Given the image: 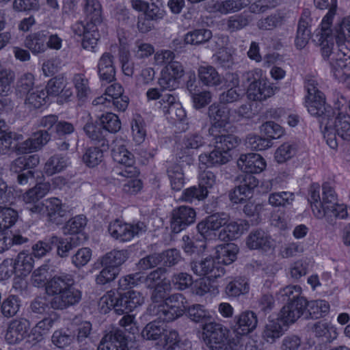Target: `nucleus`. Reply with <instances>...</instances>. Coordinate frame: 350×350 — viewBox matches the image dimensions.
<instances>
[{"label": "nucleus", "mask_w": 350, "mask_h": 350, "mask_svg": "<svg viewBox=\"0 0 350 350\" xmlns=\"http://www.w3.org/2000/svg\"><path fill=\"white\" fill-rule=\"evenodd\" d=\"M128 258L127 250H113L107 253L101 258L103 266H109L111 268H117L122 265Z\"/></svg>", "instance_id": "obj_42"}, {"label": "nucleus", "mask_w": 350, "mask_h": 350, "mask_svg": "<svg viewBox=\"0 0 350 350\" xmlns=\"http://www.w3.org/2000/svg\"><path fill=\"white\" fill-rule=\"evenodd\" d=\"M47 98V92L44 89L36 88L26 95L25 104L29 109H38L46 103Z\"/></svg>", "instance_id": "obj_48"}, {"label": "nucleus", "mask_w": 350, "mask_h": 350, "mask_svg": "<svg viewBox=\"0 0 350 350\" xmlns=\"http://www.w3.org/2000/svg\"><path fill=\"white\" fill-rule=\"evenodd\" d=\"M68 158L62 154H55L46 162L44 167V173L52 176L64 170L68 165Z\"/></svg>", "instance_id": "obj_36"}, {"label": "nucleus", "mask_w": 350, "mask_h": 350, "mask_svg": "<svg viewBox=\"0 0 350 350\" xmlns=\"http://www.w3.org/2000/svg\"><path fill=\"white\" fill-rule=\"evenodd\" d=\"M277 299L286 304L279 314L269 317V323L264 329V339L270 343L282 335V326L295 323L304 314L307 304L306 299L301 296V288L299 285H288L283 288L277 294Z\"/></svg>", "instance_id": "obj_1"}, {"label": "nucleus", "mask_w": 350, "mask_h": 350, "mask_svg": "<svg viewBox=\"0 0 350 350\" xmlns=\"http://www.w3.org/2000/svg\"><path fill=\"white\" fill-rule=\"evenodd\" d=\"M212 37V32L206 29H198L188 32L185 36L186 44L198 45L208 41Z\"/></svg>", "instance_id": "obj_54"}, {"label": "nucleus", "mask_w": 350, "mask_h": 350, "mask_svg": "<svg viewBox=\"0 0 350 350\" xmlns=\"http://www.w3.org/2000/svg\"><path fill=\"white\" fill-rule=\"evenodd\" d=\"M101 300L106 304L108 308H112L116 314H124L141 306L144 301V298L139 292L129 291L117 297L114 295L104 296Z\"/></svg>", "instance_id": "obj_5"}, {"label": "nucleus", "mask_w": 350, "mask_h": 350, "mask_svg": "<svg viewBox=\"0 0 350 350\" xmlns=\"http://www.w3.org/2000/svg\"><path fill=\"white\" fill-rule=\"evenodd\" d=\"M249 291L247 282L242 278L235 279L228 282L226 287V293L228 296L237 297L247 293Z\"/></svg>", "instance_id": "obj_60"}, {"label": "nucleus", "mask_w": 350, "mask_h": 350, "mask_svg": "<svg viewBox=\"0 0 350 350\" xmlns=\"http://www.w3.org/2000/svg\"><path fill=\"white\" fill-rule=\"evenodd\" d=\"M84 10L86 14L87 23L85 26L78 27L79 36L83 34L82 46L85 49L92 51L97 44L99 33L97 25L100 24L101 7L97 0H85Z\"/></svg>", "instance_id": "obj_3"}, {"label": "nucleus", "mask_w": 350, "mask_h": 350, "mask_svg": "<svg viewBox=\"0 0 350 350\" xmlns=\"http://www.w3.org/2000/svg\"><path fill=\"white\" fill-rule=\"evenodd\" d=\"M248 224L245 220L231 221L225 225L218 234V239L222 241H229L239 237L247 230Z\"/></svg>", "instance_id": "obj_32"}, {"label": "nucleus", "mask_w": 350, "mask_h": 350, "mask_svg": "<svg viewBox=\"0 0 350 350\" xmlns=\"http://www.w3.org/2000/svg\"><path fill=\"white\" fill-rule=\"evenodd\" d=\"M128 340L122 330L107 334L100 342L98 350H128Z\"/></svg>", "instance_id": "obj_25"}, {"label": "nucleus", "mask_w": 350, "mask_h": 350, "mask_svg": "<svg viewBox=\"0 0 350 350\" xmlns=\"http://www.w3.org/2000/svg\"><path fill=\"white\" fill-rule=\"evenodd\" d=\"M75 283L74 276L72 274L62 272L49 279L46 292L54 297L72 285H75Z\"/></svg>", "instance_id": "obj_26"}, {"label": "nucleus", "mask_w": 350, "mask_h": 350, "mask_svg": "<svg viewBox=\"0 0 350 350\" xmlns=\"http://www.w3.org/2000/svg\"><path fill=\"white\" fill-rule=\"evenodd\" d=\"M33 262L31 254L21 252L13 262L14 271L18 272L21 275H26L32 270Z\"/></svg>", "instance_id": "obj_51"}, {"label": "nucleus", "mask_w": 350, "mask_h": 350, "mask_svg": "<svg viewBox=\"0 0 350 350\" xmlns=\"http://www.w3.org/2000/svg\"><path fill=\"white\" fill-rule=\"evenodd\" d=\"M184 75L185 70L182 64L174 61L162 70L159 85L163 90L173 91L179 87Z\"/></svg>", "instance_id": "obj_11"}, {"label": "nucleus", "mask_w": 350, "mask_h": 350, "mask_svg": "<svg viewBox=\"0 0 350 350\" xmlns=\"http://www.w3.org/2000/svg\"><path fill=\"white\" fill-rule=\"evenodd\" d=\"M57 239L54 247H57V255L62 258L67 257L69 252L80 243V239L77 235H72L64 239L57 237Z\"/></svg>", "instance_id": "obj_40"}, {"label": "nucleus", "mask_w": 350, "mask_h": 350, "mask_svg": "<svg viewBox=\"0 0 350 350\" xmlns=\"http://www.w3.org/2000/svg\"><path fill=\"white\" fill-rule=\"evenodd\" d=\"M229 215L225 213H217L208 216L197 225L198 232L204 239H211L215 236V231L225 226L229 221Z\"/></svg>", "instance_id": "obj_12"}, {"label": "nucleus", "mask_w": 350, "mask_h": 350, "mask_svg": "<svg viewBox=\"0 0 350 350\" xmlns=\"http://www.w3.org/2000/svg\"><path fill=\"white\" fill-rule=\"evenodd\" d=\"M85 225L86 218L83 215H77L66 222L64 228V232L77 235L83 230Z\"/></svg>", "instance_id": "obj_63"}, {"label": "nucleus", "mask_w": 350, "mask_h": 350, "mask_svg": "<svg viewBox=\"0 0 350 350\" xmlns=\"http://www.w3.org/2000/svg\"><path fill=\"white\" fill-rule=\"evenodd\" d=\"M146 226L144 222L128 224L119 219L111 222L108 226L110 235L120 242L131 241L135 236L146 231Z\"/></svg>", "instance_id": "obj_9"}, {"label": "nucleus", "mask_w": 350, "mask_h": 350, "mask_svg": "<svg viewBox=\"0 0 350 350\" xmlns=\"http://www.w3.org/2000/svg\"><path fill=\"white\" fill-rule=\"evenodd\" d=\"M47 38L48 32L46 31H40L31 33L27 36L25 40V46L33 54L44 53L46 50Z\"/></svg>", "instance_id": "obj_34"}, {"label": "nucleus", "mask_w": 350, "mask_h": 350, "mask_svg": "<svg viewBox=\"0 0 350 350\" xmlns=\"http://www.w3.org/2000/svg\"><path fill=\"white\" fill-rule=\"evenodd\" d=\"M202 339L211 350H226L229 343V330L217 322L206 323L202 327Z\"/></svg>", "instance_id": "obj_6"}, {"label": "nucleus", "mask_w": 350, "mask_h": 350, "mask_svg": "<svg viewBox=\"0 0 350 350\" xmlns=\"http://www.w3.org/2000/svg\"><path fill=\"white\" fill-rule=\"evenodd\" d=\"M239 248L234 243L221 245L217 247V261L219 265H230L237 258Z\"/></svg>", "instance_id": "obj_38"}, {"label": "nucleus", "mask_w": 350, "mask_h": 350, "mask_svg": "<svg viewBox=\"0 0 350 350\" xmlns=\"http://www.w3.org/2000/svg\"><path fill=\"white\" fill-rule=\"evenodd\" d=\"M237 165L245 174H259L262 171V157L260 153L254 152L241 154Z\"/></svg>", "instance_id": "obj_27"}, {"label": "nucleus", "mask_w": 350, "mask_h": 350, "mask_svg": "<svg viewBox=\"0 0 350 350\" xmlns=\"http://www.w3.org/2000/svg\"><path fill=\"white\" fill-rule=\"evenodd\" d=\"M83 161L89 167L97 166L103 159V152L98 147L88 148L83 155Z\"/></svg>", "instance_id": "obj_61"}, {"label": "nucleus", "mask_w": 350, "mask_h": 350, "mask_svg": "<svg viewBox=\"0 0 350 350\" xmlns=\"http://www.w3.org/2000/svg\"><path fill=\"white\" fill-rule=\"evenodd\" d=\"M333 128L337 135L345 141H350V116L339 112L333 120Z\"/></svg>", "instance_id": "obj_39"}, {"label": "nucleus", "mask_w": 350, "mask_h": 350, "mask_svg": "<svg viewBox=\"0 0 350 350\" xmlns=\"http://www.w3.org/2000/svg\"><path fill=\"white\" fill-rule=\"evenodd\" d=\"M196 211L193 208L180 206L172 212L170 228L174 233H178L196 220Z\"/></svg>", "instance_id": "obj_15"}, {"label": "nucleus", "mask_w": 350, "mask_h": 350, "mask_svg": "<svg viewBox=\"0 0 350 350\" xmlns=\"http://www.w3.org/2000/svg\"><path fill=\"white\" fill-rule=\"evenodd\" d=\"M57 236L53 235L38 241L32 246V254L37 258H41L49 253L57 243Z\"/></svg>", "instance_id": "obj_53"}, {"label": "nucleus", "mask_w": 350, "mask_h": 350, "mask_svg": "<svg viewBox=\"0 0 350 350\" xmlns=\"http://www.w3.org/2000/svg\"><path fill=\"white\" fill-rule=\"evenodd\" d=\"M185 299L181 293H174L167 296L165 301L157 307L155 315L163 322L176 320L184 314Z\"/></svg>", "instance_id": "obj_7"}, {"label": "nucleus", "mask_w": 350, "mask_h": 350, "mask_svg": "<svg viewBox=\"0 0 350 350\" xmlns=\"http://www.w3.org/2000/svg\"><path fill=\"white\" fill-rule=\"evenodd\" d=\"M33 208L36 211H37V215H46L51 221L56 224H61L62 218L67 213V211L61 200L56 198L47 199L42 204H40Z\"/></svg>", "instance_id": "obj_13"}, {"label": "nucleus", "mask_w": 350, "mask_h": 350, "mask_svg": "<svg viewBox=\"0 0 350 350\" xmlns=\"http://www.w3.org/2000/svg\"><path fill=\"white\" fill-rule=\"evenodd\" d=\"M231 159L229 152L215 147V149L209 154H201L199 156L200 165L206 167H213L227 163Z\"/></svg>", "instance_id": "obj_33"}, {"label": "nucleus", "mask_w": 350, "mask_h": 350, "mask_svg": "<svg viewBox=\"0 0 350 350\" xmlns=\"http://www.w3.org/2000/svg\"><path fill=\"white\" fill-rule=\"evenodd\" d=\"M184 313L192 321L196 323H206L211 316L203 305L193 304L185 308Z\"/></svg>", "instance_id": "obj_41"}, {"label": "nucleus", "mask_w": 350, "mask_h": 350, "mask_svg": "<svg viewBox=\"0 0 350 350\" xmlns=\"http://www.w3.org/2000/svg\"><path fill=\"white\" fill-rule=\"evenodd\" d=\"M30 324L26 319H17L8 325L5 339L9 344H16L24 339L29 329Z\"/></svg>", "instance_id": "obj_22"}, {"label": "nucleus", "mask_w": 350, "mask_h": 350, "mask_svg": "<svg viewBox=\"0 0 350 350\" xmlns=\"http://www.w3.org/2000/svg\"><path fill=\"white\" fill-rule=\"evenodd\" d=\"M249 4L245 0H224L217 1L214 5L215 10L222 14L237 12L246 8Z\"/></svg>", "instance_id": "obj_43"}, {"label": "nucleus", "mask_w": 350, "mask_h": 350, "mask_svg": "<svg viewBox=\"0 0 350 350\" xmlns=\"http://www.w3.org/2000/svg\"><path fill=\"white\" fill-rule=\"evenodd\" d=\"M170 284L167 282H162L158 284L155 287L152 288L153 291L150 295L152 304L150 305V310L155 315V312L159 306L163 304L167 298L166 291L170 288Z\"/></svg>", "instance_id": "obj_45"}, {"label": "nucleus", "mask_w": 350, "mask_h": 350, "mask_svg": "<svg viewBox=\"0 0 350 350\" xmlns=\"http://www.w3.org/2000/svg\"><path fill=\"white\" fill-rule=\"evenodd\" d=\"M81 297V291L72 285L51 299V307L55 310H64L79 304Z\"/></svg>", "instance_id": "obj_16"}, {"label": "nucleus", "mask_w": 350, "mask_h": 350, "mask_svg": "<svg viewBox=\"0 0 350 350\" xmlns=\"http://www.w3.org/2000/svg\"><path fill=\"white\" fill-rule=\"evenodd\" d=\"M198 77L203 85L217 86L222 82L221 77L212 66H201L198 68Z\"/></svg>", "instance_id": "obj_37"}, {"label": "nucleus", "mask_w": 350, "mask_h": 350, "mask_svg": "<svg viewBox=\"0 0 350 350\" xmlns=\"http://www.w3.org/2000/svg\"><path fill=\"white\" fill-rule=\"evenodd\" d=\"M329 311V304L325 300L307 301L306 308L303 315L305 319H317L326 316Z\"/></svg>", "instance_id": "obj_35"}, {"label": "nucleus", "mask_w": 350, "mask_h": 350, "mask_svg": "<svg viewBox=\"0 0 350 350\" xmlns=\"http://www.w3.org/2000/svg\"><path fill=\"white\" fill-rule=\"evenodd\" d=\"M320 186L318 184H312L309 189L308 201L314 215L318 219H323V214L321 212L322 203L320 197Z\"/></svg>", "instance_id": "obj_49"}, {"label": "nucleus", "mask_w": 350, "mask_h": 350, "mask_svg": "<svg viewBox=\"0 0 350 350\" xmlns=\"http://www.w3.org/2000/svg\"><path fill=\"white\" fill-rule=\"evenodd\" d=\"M190 267L195 274L200 276L207 275L210 279L220 278L225 273L223 266L212 257H206L200 261H192Z\"/></svg>", "instance_id": "obj_14"}, {"label": "nucleus", "mask_w": 350, "mask_h": 350, "mask_svg": "<svg viewBox=\"0 0 350 350\" xmlns=\"http://www.w3.org/2000/svg\"><path fill=\"white\" fill-rule=\"evenodd\" d=\"M49 130H39L33 133L31 137L15 146L18 154H25L28 152L37 151L45 146L51 139Z\"/></svg>", "instance_id": "obj_20"}, {"label": "nucleus", "mask_w": 350, "mask_h": 350, "mask_svg": "<svg viewBox=\"0 0 350 350\" xmlns=\"http://www.w3.org/2000/svg\"><path fill=\"white\" fill-rule=\"evenodd\" d=\"M75 88L77 90V96L79 99H84L88 96L91 90L89 86L88 79L83 74H75L72 79Z\"/></svg>", "instance_id": "obj_57"}, {"label": "nucleus", "mask_w": 350, "mask_h": 350, "mask_svg": "<svg viewBox=\"0 0 350 350\" xmlns=\"http://www.w3.org/2000/svg\"><path fill=\"white\" fill-rule=\"evenodd\" d=\"M15 78L14 72L0 65V96H6L11 90Z\"/></svg>", "instance_id": "obj_58"}, {"label": "nucleus", "mask_w": 350, "mask_h": 350, "mask_svg": "<svg viewBox=\"0 0 350 350\" xmlns=\"http://www.w3.org/2000/svg\"><path fill=\"white\" fill-rule=\"evenodd\" d=\"M310 14V11L308 9H304L299 18L295 38V44L299 49L304 48L310 38V27L312 22Z\"/></svg>", "instance_id": "obj_28"}, {"label": "nucleus", "mask_w": 350, "mask_h": 350, "mask_svg": "<svg viewBox=\"0 0 350 350\" xmlns=\"http://www.w3.org/2000/svg\"><path fill=\"white\" fill-rule=\"evenodd\" d=\"M167 173L172 189L180 191L185 184L184 174L181 167L177 164L172 165L167 167Z\"/></svg>", "instance_id": "obj_50"}, {"label": "nucleus", "mask_w": 350, "mask_h": 350, "mask_svg": "<svg viewBox=\"0 0 350 350\" xmlns=\"http://www.w3.org/2000/svg\"><path fill=\"white\" fill-rule=\"evenodd\" d=\"M112 158L114 161L126 167L119 174L125 177H133L137 174L135 167H133L135 159L133 154L129 152L124 146H118L112 150Z\"/></svg>", "instance_id": "obj_17"}, {"label": "nucleus", "mask_w": 350, "mask_h": 350, "mask_svg": "<svg viewBox=\"0 0 350 350\" xmlns=\"http://www.w3.org/2000/svg\"><path fill=\"white\" fill-rule=\"evenodd\" d=\"M98 120L106 134L107 132L116 133L121 129V122L115 113L111 112L103 113L98 117Z\"/></svg>", "instance_id": "obj_46"}, {"label": "nucleus", "mask_w": 350, "mask_h": 350, "mask_svg": "<svg viewBox=\"0 0 350 350\" xmlns=\"http://www.w3.org/2000/svg\"><path fill=\"white\" fill-rule=\"evenodd\" d=\"M234 331L241 335H245L252 332L257 326L256 314L252 311H245L235 317Z\"/></svg>", "instance_id": "obj_30"}, {"label": "nucleus", "mask_w": 350, "mask_h": 350, "mask_svg": "<svg viewBox=\"0 0 350 350\" xmlns=\"http://www.w3.org/2000/svg\"><path fill=\"white\" fill-rule=\"evenodd\" d=\"M23 139L22 135L12 133L4 120H0V154H6L10 152L18 153L15 146L21 143H14L13 140L19 141Z\"/></svg>", "instance_id": "obj_24"}, {"label": "nucleus", "mask_w": 350, "mask_h": 350, "mask_svg": "<svg viewBox=\"0 0 350 350\" xmlns=\"http://www.w3.org/2000/svg\"><path fill=\"white\" fill-rule=\"evenodd\" d=\"M297 152V146L294 144L284 143L275 152L274 159L278 163H283L293 157Z\"/></svg>", "instance_id": "obj_56"}, {"label": "nucleus", "mask_w": 350, "mask_h": 350, "mask_svg": "<svg viewBox=\"0 0 350 350\" xmlns=\"http://www.w3.org/2000/svg\"><path fill=\"white\" fill-rule=\"evenodd\" d=\"M113 56L110 53H104L98 60V74L100 79L111 83L115 79L116 69L113 64Z\"/></svg>", "instance_id": "obj_31"}, {"label": "nucleus", "mask_w": 350, "mask_h": 350, "mask_svg": "<svg viewBox=\"0 0 350 350\" xmlns=\"http://www.w3.org/2000/svg\"><path fill=\"white\" fill-rule=\"evenodd\" d=\"M165 328L161 321H153L148 323L142 332V337L146 340H157L164 335Z\"/></svg>", "instance_id": "obj_47"}, {"label": "nucleus", "mask_w": 350, "mask_h": 350, "mask_svg": "<svg viewBox=\"0 0 350 350\" xmlns=\"http://www.w3.org/2000/svg\"><path fill=\"white\" fill-rule=\"evenodd\" d=\"M89 119L83 126V131L87 137L95 144L101 147H108L109 141L107 139V134L102 126L97 120L93 121L88 115Z\"/></svg>", "instance_id": "obj_29"}, {"label": "nucleus", "mask_w": 350, "mask_h": 350, "mask_svg": "<svg viewBox=\"0 0 350 350\" xmlns=\"http://www.w3.org/2000/svg\"><path fill=\"white\" fill-rule=\"evenodd\" d=\"M336 0H332V8L323 17L321 26V32L317 34L319 42L321 46L322 56L329 60L331 72L335 79L341 80L345 75V70L350 69V50L337 42L334 46V36L329 29L333 18L336 15Z\"/></svg>", "instance_id": "obj_2"}, {"label": "nucleus", "mask_w": 350, "mask_h": 350, "mask_svg": "<svg viewBox=\"0 0 350 350\" xmlns=\"http://www.w3.org/2000/svg\"><path fill=\"white\" fill-rule=\"evenodd\" d=\"M262 76L261 69L247 72L243 75L247 81L250 82L247 90V97L250 100L255 102V105H257L258 103L262 104V90L260 88ZM255 107L256 108L257 106Z\"/></svg>", "instance_id": "obj_21"}, {"label": "nucleus", "mask_w": 350, "mask_h": 350, "mask_svg": "<svg viewBox=\"0 0 350 350\" xmlns=\"http://www.w3.org/2000/svg\"><path fill=\"white\" fill-rule=\"evenodd\" d=\"M329 29L337 42H344L345 41L350 42V16L345 18L342 21L335 27L334 29Z\"/></svg>", "instance_id": "obj_52"}, {"label": "nucleus", "mask_w": 350, "mask_h": 350, "mask_svg": "<svg viewBox=\"0 0 350 350\" xmlns=\"http://www.w3.org/2000/svg\"><path fill=\"white\" fill-rule=\"evenodd\" d=\"M236 180L239 185L230 193V200L234 204L243 203L252 197L254 189L259 184V180L250 174H240Z\"/></svg>", "instance_id": "obj_10"}, {"label": "nucleus", "mask_w": 350, "mask_h": 350, "mask_svg": "<svg viewBox=\"0 0 350 350\" xmlns=\"http://www.w3.org/2000/svg\"><path fill=\"white\" fill-rule=\"evenodd\" d=\"M208 191L206 189H202L199 185L193 186L184 190L182 195V200L192 202L193 200H202L208 196Z\"/></svg>", "instance_id": "obj_64"}, {"label": "nucleus", "mask_w": 350, "mask_h": 350, "mask_svg": "<svg viewBox=\"0 0 350 350\" xmlns=\"http://www.w3.org/2000/svg\"><path fill=\"white\" fill-rule=\"evenodd\" d=\"M208 133L213 136L215 147L227 152L238 146L240 139L234 135L229 133L225 129L218 130L215 124L208 129Z\"/></svg>", "instance_id": "obj_18"}, {"label": "nucleus", "mask_w": 350, "mask_h": 350, "mask_svg": "<svg viewBox=\"0 0 350 350\" xmlns=\"http://www.w3.org/2000/svg\"><path fill=\"white\" fill-rule=\"evenodd\" d=\"M322 191L321 212L323 214V218H325L329 225L335 227L337 226V219H347L348 218L347 207L343 204L338 203L337 195L329 184H323Z\"/></svg>", "instance_id": "obj_4"}, {"label": "nucleus", "mask_w": 350, "mask_h": 350, "mask_svg": "<svg viewBox=\"0 0 350 350\" xmlns=\"http://www.w3.org/2000/svg\"><path fill=\"white\" fill-rule=\"evenodd\" d=\"M49 191V185L46 183H39L34 187L29 189L23 195L25 208L32 215H37L33 208L44 202L40 201Z\"/></svg>", "instance_id": "obj_23"}, {"label": "nucleus", "mask_w": 350, "mask_h": 350, "mask_svg": "<svg viewBox=\"0 0 350 350\" xmlns=\"http://www.w3.org/2000/svg\"><path fill=\"white\" fill-rule=\"evenodd\" d=\"M283 133L282 128L274 122H264V150L271 147V141L280 138Z\"/></svg>", "instance_id": "obj_44"}, {"label": "nucleus", "mask_w": 350, "mask_h": 350, "mask_svg": "<svg viewBox=\"0 0 350 350\" xmlns=\"http://www.w3.org/2000/svg\"><path fill=\"white\" fill-rule=\"evenodd\" d=\"M304 105L308 112L313 117L318 118L319 126L325 128L329 124V121L334 118V111L332 107L326 103L325 94H317V96L304 98Z\"/></svg>", "instance_id": "obj_8"}, {"label": "nucleus", "mask_w": 350, "mask_h": 350, "mask_svg": "<svg viewBox=\"0 0 350 350\" xmlns=\"http://www.w3.org/2000/svg\"><path fill=\"white\" fill-rule=\"evenodd\" d=\"M34 85V77L31 73L23 74L17 80L16 92L21 96H26L36 88Z\"/></svg>", "instance_id": "obj_55"}, {"label": "nucleus", "mask_w": 350, "mask_h": 350, "mask_svg": "<svg viewBox=\"0 0 350 350\" xmlns=\"http://www.w3.org/2000/svg\"><path fill=\"white\" fill-rule=\"evenodd\" d=\"M39 126L51 130L59 137L70 135L75 131V126L71 122L59 120L58 117L53 114L42 117L40 120Z\"/></svg>", "instance_id": "obj_19"}, {"label": "nucleus", "mask_w": 350, "mask_h": 350, "mask_svg": "<svg viewBox=\"0 0 350 350\" xmlns=\"http://www.w3.org/2000/svg\"><path fill=\"white\" fill-rule=\"evenodd\" d=\"M75 336L68 330L59 329L55 330L51 337L52 343L58 348H64L74 340Z\"/></svg>", "instance_id": "obj_59"}, {"label": "nucleus", "mask_w": 350, "mask_h": 350, "mask_svg": "<svg viewBox=\"0 0 350 350\" xmlns=\"http://www.w3.org/2000/svg\"><path fill=\"white\" fill-rule=\"evenodd\" d=\"M50 265L48 263L43 264L35 269L31 275V282L36 287L45 286L46 288Z\"/></svg>", "instance_id": "obj_62"}]
</instances>
